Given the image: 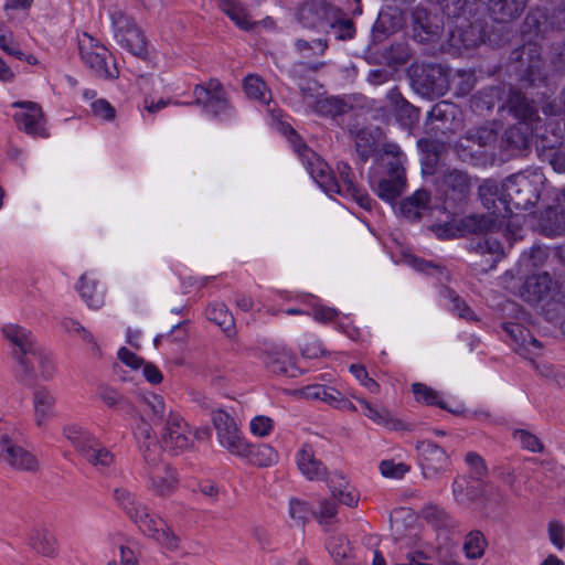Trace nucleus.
Masks as SVG:
<instances>
[{
	"instance_id": "nucleus-45",
	"label": "nucleus",
	"mask_w": 565,
	"mask_h": 565,
	"mask_svg": "<svg viewBox=\"0 0 565 565\" xmlns=\"http://www.w3.org/2000/svg\"><path fill=\"white\" fill-rule=\"evenodd\" d=\"M0 49L6 53L23 60L24 54L14 43L12 32L0 21Z\"/></svg>"
},
{
	"instance_id": "nucleus-2",
	"label": "nucleus",
	"mask_w": 565,
	"mask_h": 565,
	"mask_svg": "<svg viewBox=\"0 0 565 565\" xmlns=\"http://www.w3.org/2000/svg\"><path fill=\"white\" fill-rule=\"evenodd\" d=\"M114 500L143 534L168 551L179 548L180 537L163 519L151 514L134 492L124 487L116 488Z\"/></svg>"
},
{
	"instance_id": "nucleus-62",
	"label": "nucleus",
	"mask_w": 565,
	"mask_h": 565,
	"mask_svg": "<svg viewBox=\"0 0 565 565\" xmlns=\"http://www.w3.org/2000/svg\"><path fill=\"white\" fill-rule=\"evenodd\" d=\"M118 359L132 370H139L145 363L140 356L126 348L118 351Z\"/></svg>"
},
{
	"instance_id": "nucleus-7",
	"label": "nucleus",
	"mask_w": 565,
	"mask_h": 565,
	"mask_svg": "<svg viewBox=\"0 0 565 565\" xmlns=\"http://www.w3.org/2000/svg\"><path fill=\"white\" fill-rule=\"evenodd\" d=\"M113 32L118 44L134 55L146 51V42L141 31L121 9L114 7L109 10Z\"/></svg>"
},
{
	"instance_id": "nucleus-63",
	"label": "nucleus",
	"mask_w": 565,
	"mask_h": 565,
	"mask_svg": "<svg viewBox=\"0 0 565 565\" xmlns=\"http://www.w3.org/2000/svg\"><path fill=\"white\" fill-rule=\"evenodd\" d=\"M446 183L457 190L459 193H465L469 188L468 178L465 173L455 171L447 177Z\"/></svg>"
},
{
	"instance_id": "nucleus-32",
	"label": "nucleus",
	"mask_w": 565,
	"mask_h": 565,
	"mask_svg": "<svg viewBox=\"0 0 565 565\" xmlns=\"http://www.w3.org/2000/svg\"><path fill=\"white\" fill-rule=\"evenodd\" d=\"M440 31L441 26L438 19H433L430 15L425 14L424 20H422L420 15H417L414 25V36L419 42L434 41L436 38H438Z\"/></svg>"
},
{
	"instance_id": "nucleus-47",
	"label": "nucleus",
	"mask_w": 565,
	"mask_h": 565,
	"mask_svg": "<svg viewBox=\"0 0 565 565\" xmlns=\"http://www.w3.org/2000/svg\"><path fill=\"white\" fill-rule=\"evenodd\" d=\"M300 352L305 358L318 359L324 354V349L319 339L306 335L300 343Z\"/></svg>"
},
{
	"instance_id": "nucleus-17",
	"label": "nucleus",
	"mask_w": 565,
	"mask_h": 565,
	"mask_svg": "<svg viewBox=\"0 0 565 565\" xmlns=\"http://www.w3.org/2000/svg\"><path fill=\"white\" fill-rule=\"evenodd\" d=\"M300 154L308 159L309 172L319 186L328 194L341 193L337 179L332 175L327 162L317 157L307 147L302 148Z\"/></svg>"
},
{
	"instance_id": "nucleus-9",
	"label": "nucleus",
	"mask_w": 565,
	"mask_h": 565,
	"mask_svg": "<svg viewBox=\"0 0 565 565\" xmlns=\"http://www.w3.org/2000/svg\"><path fill=\"white\" fill-rule=\"evenodd\" d=\"M56 395L46 386H35L32 396V420L41 431H47L50 425L57 417Z\"/></svg>"
},
{
	"instance_id": "nucleus-28",
	"label": "nucleus",
	"mask_w": 565,
	"mask_h": 565,
	"mask_svg": "<svg viewBox=\"0 0 565 565\" xmlns=\"http://www.w3.org/2000/svg\"><path fill=\"white\" fill-rule=\"evenodd\" d=\"M525 3L526 0H490L489 9L495 21L505 23L518 18Z\"/></svg>"
},
{
	"instance_id": "nucleus-59",
	"label": "nucleus",
	"mask_w": 565,
	"mask_h": 565,
	"mask_svg": "<svg viewBox=\"0 0 565 565\" xmlns=\"http://www.w3.org/2000/svg\"><path fill=\"white\" fill-rule=\"evenodd\" d=\"M312 317L317 322L328 323L338 319L339 311L335 308L319 305L313 307Z\"/></svg>"
},
{
	"instance_id": "nucleus-5",
	"label": "nucleus",
	"mask_w": 565,
	"mask_h": 565,
	"mask_svg": "<svg viewBox=\"0 0 565 565\" xmlns=\"http://www.w3.org/2000/svg\"><path fill=\"white\" fill-rule=\"evenodd\" d=\"M143 459L149 489L159 497L171 495L178 487L174 470L168 463L161 462L159 456L156 451H151L149 446L143 451Z\"/></svg>"
},
{
	"instance_id": "nucleus-15",
	"label": "nucleus",
	"mask_w": 565,
	"mask_h": 565,
	"mask_svg": "<svg viewBox=\"0 0 565 565\" xmlns=\"http://www.w3.org/2000/svg\"><path fill=\"white\" fill-rule=\"evenodd\" d=\"M295 461L300 473L309 481H326L332 471L316 457L315 449L310 444H303L295 455Z\"/></svg>"
},
{
	"instance_id": "nucleus-25",
	"label": "nucleus",
	"mask_w": 565,
	"mask_h": 565,
	"mask_svg": "<svg viewBox=\"0 0 565 565\" xmlns=\"http://www.w3.org/2000/svg\"><path fill=\"white\" fill-rule=\"evenodd\" d=\"M327 486L333 499L348 507H356L360 500L359 492L349 484L345 478L338 471H332L327 479Z\"/></svg>"
},
{
	"instance_id": "nucleus-12",
	"label": "nucleus",
	"mask_w": 565,
	"mask_h": 565,
	"mask_svg": "<svg viewBox=\"0 0 565 565\" xmlns=\"http://www.w3.org/2000/svg\"><path fill=\"white\" fill-rule=\"evenodd\" d=\"M416 450L420 458L423 475L426 479H434L449 469V456L435 443L420 440L416 444Z\"/></svg>"
},
{
	"instance_id": "nucleus-48",
	"label": "nucleus",
	"mask_w": 565,
	"mask_h": 565,
	"mask_svg": "<svg viewBox=\"0 0 565 565\" xmlns=\"http://www.w3.org/2000/svg\"><path fill=\"white\" fill-rule=\"evenodd\" d=\"M96 394L108 407H116L126 403L125 397L117 390L108 385H99Z\"/></svg>"
},
{
	"instance_id": "nucleus-18",
	"label": "nucleus",
	"mask_w": 565,
	"mask_h": 565,
	"mask_svg": "<svg viewBox=\"0 0 565 565\" xmlns=\"http://www.w3.org/2000/svg\"><path fill=\"white\" fill-rule=\"evenodd\" d=\"M264 363L274 373L296 376L298 372L294 354L284 345L267 348L264 352Z\"/></svg>"
},
{
	"instance_id": "nucleus-35",
	"label": "nucleus",
	"mask_w": 565,
	"mask_h": 565,
	"mask_svg": "<svg viewBox=\"0 0 565 565\" xmlns=\"http://www.w3.org/2000/svg\"><path fill=\"white\" fill-rule=\"evenodd\" d=\"M29 544L33 550L43 555H52L55 552V539L45 529H38L32 531L30 534Z\"/></svg>"
},
{
	"instance_id": "nucleus-30",
	"label": "nucleus",
	"mask_w": 565,
	"mask_h": 565,
	"mask_svg": "<svg viewBox=\"0 0 565 565\" xmlns=\"http://www.w3.org/2000/svg\"><path fill=\"white\" fill-rule=\"evenodd\" d=\"M247 454L238 458L246 459L252 465L268 467L278 461V452L267 444L253 446L247 441Z\"/></svg>"
},
{
	"instance_id": "nucleus-54",
	"label": "nucleus",
	"mask_w": 565,
	"mask_h": 565,
	"mask_svg": "<svg viewBox=\"0 0 565 565\" xmlns=\"http://www.w3.org/2000/svg\"><path fill=\"white\" fill-rule=\"evenodd\" d=\"M339 15H341L340 12H339ZM330 26L334 30V32L337 33V36L340 40L352 39L354 35L353 23H352V21H350L348 19H341V17H338L335 19L334 23H331Z\"/></svg>"
},
{
	"instance_id": "nucleus-11",
	"label": "nucleus",
	"mask_w": 565,
	"mask_h": 565,
	"mask_svg": "<svg viewBox=\"0 0 565 565\" xmlns=\"http://www.w3.org/2000/svg\"><path fill=\"white\" fill-rule=\"evenodd\" d=\"M163 447L177 455L191 446L190 429L181 415L169 409L164 427L161 431Z\"/></svg>"
},
{
	"instance_id": "nucleus-60",
	"label": "nucleus",
	"mask_w": 565,
	"mask_h": 565,
	"mask_svg": "<svg viewBox=\"0 0 565 565\" xmlns=\"http://www.w3.org/2000/svg\"><path fill=\"white\" fill-rule=\"evenodd\" d=\"M136 437L138 438V440L143 439V443L141 444L142 452L145 451L147 446H149L151 451H156V455L159 456V452H158L159 448H158L157 444L154 441H151L152 429L148 424L142 423L137 428Z\"/></svg>"
},
{
	"instance_id": "nucleus-16",
	"label": "nucleus",
	"mask_w": 565,
	"mask_h": 565,
	"mask_svg": "<svg viewBox=\"0 0 565 565\" xmlns=\"http://www.w3.org/2000/svg\"><path fill=\"white\" fill-rule=\"evenodd\" d=\"M352 397L356 399L358 403L363 408L364 416L375 425H379L387 430L394 431L408 429V427L403 423V420L395 417L394 414L386 406L373 404L366 398L354 394H352Z\"/></svg>"
},
{
	"instance_id": "nucleus-23",
	"label": "nucleus",
	"mask_w": 565,
	"mask_h": 565,
	"mask_svg": "<svg viewBox=\"0 0 565 565\" xmlns=\"http://www.w3.org/2000/svg\"><path fill=\"white\" fill-rule=\"evenodd\" d=\"M552 285V278L547 273L533 274L521 286L520 296L527 302H539L550 294Z\"/></svg>"
},
{
	"instance_id": "nucleus-53",
	"label": "nucleus",
	"mask_w": 565,
	"mask_h": 565,
	"mask_svg": "<svg viewBox=\"0 0 565 565\" xmlns=\"http://www.w3.org/2000/svg\"><path fill=\"white\" fill-rule=\"evenodd\" d=\"M315 514L320 523H326L335 516L337 505L328 499H321Z\"/></svg>"
},
{
	"instance_id": "nucleus-26",
	"label": "nucleus",
	"mask_w": 565,
	"mask_h": 565,
	"mask_svg": "<svg viewBox=\"0 0 565 565\" xmlns=\"http://www.w3.org/2000/svg\"><path fill=\"white\" fill-rule=\"evenodd\" d=\"M77 290L90 309L98 310L104 306L105 290L99 287L98 280L90 274H83L79 277Z\"/></svg>"
},
{
	"instance_id": "nucleus-31",
	"label": "nucleus",
	"mask_w": 565,
	"mask_h": 565,
	"mask_svg": "<svg viewBox=\"0 0 565 565\" xmlns=\"http://www.w3.org/2000/svg\"><path fill=\"white\" fill-rule=\"evenodd\" d=\"M476 252L486 257L484 269L492 268L503 257V247L493 234L483 237L476 245Z\"/></svg>"
},
{
	"instance_id": "nucleus-29",
	"label": "nucleus",
	"mask_w": 565,
	"mask_h": 565,
	"mask_svg": "<svg viewBox=\"0 0 565 565\" xmlns=\"http://www.w3.org/2000/svg\"><path fill=\"white\" fill-rule=\"evenodd\" d=\"M429 194L425 190L416 191L412 196L404 199L401 203V213L411 221L420 218L429 209Z\"/></svg>"
},
{
	"instance_id": "nucleus-1",
	"label": "nucleus",
	"mask_w": 565,
	"mask_h": 565,
	"mask_svg": "<svg viewBox=\"0 0 565 565\" xmlns=\"http://www.w3.org/2000/svg\"><path fill=\"white\" fill-rule=\"evenodd\" d=\"M543 174L537 171L522 172L510 175L501 184L487 180L479 188L483 205L490 210L489 216L480 218V230L491 233L503 226L509 230L515 221H508L513 210L527 209L536 203L540 196Z\"/></svg>"
},
{
	"instance_id": "nucleus-22",
	"label": "nucleus",
	"mask_w": 565,
	"mask_h": 565,
	"mask_svg": "<svg viewBox=\"0 0 565 565\" xmlns=\"http://www.w3.org/2000/svg\"><path fill=\"white\" fill-rule=\"evenodd\" d=\"M29 366L33 369V373L26 374L22 371L25 379L50 381L56 373V366L51 353L39 345H36L33 351L29 352Z\"/></svg>"
},
{
	"instance_id": "nucleus-33",
	"label": "nucleus",
	"mask_w": 565,
	"mask_h": 565,
	"mask_svg": "<svg viewBox=\"0 0 565 565\" xmlns=\"http://www.w3.org/2000/svg\"><path fill=\"white\" fill-rule=\"evenodd\" d=\"M244 90L246 95L264 105L271 100V93L266 83L257 75H248L244 79Z\"/></svg>"
},
{
	"instance_id": "nucleus-40",
	"label": "nucleus",
	"mask_w": 565,
	"mask_h": 565,
	"mask_svg": "<svg viewBox=\"0 0 565 565\" xmlns=\"http://www.w3.org/2000/svg\"><path fill=\"white\" fill-rule=\"evenodd\" d=\"M63 434L67 440L81 452L95 436L83 427L71 424L64 427Z\"/></svg>"
},
{
	"instance_id": "nucleus-8",
	"label": "nucleus",
	"mask_w": 565,
	"mask_h": 565,
	"mask_svg": "<svg viewBox=\"0 0 565 565\" xmlns=\"http://www.w3.org/2000/svg\"><path fill=\"white\" fill-rule=\"evenodd\" d=\"M3 338L14 347L13 356L21 370L32 374L33 369L29 366V352L38 345L30 330L15 323H8L1 328Z\"/></svg>"
},
{
	"instance_id": "nucleus-13",
	"label": "nucleus",
	"mask_w": 565,
	"mask_h": 565,
	"mask_svg": "<svg viewBox=\"0 0 565 565\" xmlns=\"http://www.w3.org/2000/svg\"><path fill=\"white\" fill-rule=\"evenodd\" d=\"M12 106L21 109L14 115V120L20 130L34 138L49 137L43 111L38 104L33 102H15Z\"/></svg>"
},
{
	"instance_id": "nucleus-36",
	"label": "nucleus",
	"mask_w": 565,
	"mask_h": 565,
	"mask_svg": "<svg viewBox=\"0 0 565 565\" xmlns=\"http://www.w3.org/2000/svg\"><path fill=\"white\" fill-rule=\"evenodd\" d=\"M412 392L414 393L417 402L424 403L426 405H436L444 409L450 411L439 393L426 384L414 383L412 385Z\"/></svg>"
},
{
	"instance_id": "nucleus-46",
	"label": "nucleus",
	"mask_w": 565,
	"mask_h": 565,
	"mask_svg": "<svg viewBox=\"0 0 565 565\" xmlns=\"http://www.w3.org/2000/svg\"><path fill=\"white\" fill-rule=\"evenodd\" d=\"M61 326L66 332L81 337L84 341L92 343L94 349H98L93 334L78 321L72 318H64L61 321Z\"/></svg>"
},
{
	"instance_id": "nucleus-42",
	"label": "nucleus",
	"mask_w": 565,
	"mask_h": 565,
	"mask_svg": "<svg viewBox=\"0 0 565 565\" xmlns=\"http://www.w3.org/2000/svg\"><path fill=\"white\" fill-rule=\"evenodd\" d=\"M393 103H395L396 108L399 113L401 119L404 120L405 125H409L418 119V110L412 106L409 103L404 100L398 93L392 90L388 95Z\"/></svg>"
},
{
	"instance_id": "nucleus-41",
	"label": "nucleus",
	"mask_w": 565,
	"mask_h": 565,
	"mask_svg": "<svg viewBox=\"0 0 565 565\" xmlns=\"http://www.w3.org/2000/svg\"><path fill=\"white\" fill-rule=\"evenodd\" d=\"M486 548V541L480 532H471L467 535L463 551L468 558L477 559L480 558Z\"/></svg>"
},
{
	"instance_id": "nucleus-50",
	"label": "nucleus",
	"mask_w": 565,
	"mask_h": 565,
	"mask_svg": "<svg viewBox=\"0 0 565 565\" xmlns=\"http://www.w3.org/2000/svg\"><path fill=\"white\" fill-rule=\"evenodd\" d=\"M92 113L95 117L110 121L116 117L115 108L106 99H96L90 104Z\"/></svg>"
},
{
	"instance_id": "nucleus-56",
	"label": "nucleus",
	"mask_w": 565,
	"mask_h": 565,
	"mask_svg": "<svg viewBox=\"0 0 565 565\" xmlns=\"http://www.w3.org/2000/svg\"><path fill=\"white\" fill-rule=\"evenodd\" d=\"M548 537L552 544L557 550H563L565 546V529L564 525L557 521H552L548 524Z\"/></svg>"
},
{
	"instance_id": "nucleus-24",
	"label": "nucleus",
	"mask_w": 565,
	"mask_h": 565,
	"mask_svg": "<svg viewBox=\"0 0 565 565\" xmlns=\"http://www.w3.org/2000/svg\"><path fill=\"white\" fill-rule=\"evenodd\" d=\"M83 458L96 470L104 472L115 462L114 454L94 437L81 451Z\"/></svg>"
},
{
	"instance_id": "nucleus-38",
	"label": "nucleus",
	"mask_w": 565,
	"mask_h": 565,
	"mask_svg": "<svg viewBox=\"0 0 565 565\" xmlns=\"http://www.w3.org/2000/svg\"><path fill=\"white\" fill-rule=\"evenodd\" d=\"M305 103L317 111H322L327 99L321 98V87L315 81H308L300 86Z\"/></svg>"
},
{
	"instance_id": "nucleus-57",
	"label": "nucleus",
	"mask_w": 565,
	"mask_h": 565,
	"mask_svg": "<svg viewBox=\"0 0 565 565\" xmlns=\"http://www.w3.org/2000/svg\"><path fill=\"white\" fill-rule=\"evenodd\" d=\"M514 438L530 451L542 450V444L539 438L526 430H516L514 433Z\"/></svg>"
},
{
	"instance_id": "nucleus-19",
	"label": "nucleus",
	"mask_w": 565,
	"mask_h": 565,
	"mask_svg": "<svg viewBox=\"0 0 565 565\" xmlns=\"http://www.w3.org/2000/svg\"><path fill=\"white\" fill-rule=\"evenodd\" d=\"M339 10L333 6L316 0L303 6L300 11L301 19L313 28H324L334 23L339 17Z\"/></svg>"
},
{
	"instance_id": "nucleus-27",
	"label": "nucleus",
	"mask_w": 565,
	"mask_h": 565,
	"mask_svg": "<svg viewBox=\"0 0 565 565\" xmlns=\"http://www.w3.org/2000/svg\"><path fill=\"white\" fill-rule=\"evenodd\" d=\"M380 136V131L376 130L375 134L367 130H361L355 139L356 151L362 160H367L372 153H375L377 159L384 161L385 157L391 158L384 153L383 146L387 142L379 145L377 137Z\"/></svg>"
},
{
	"instance_id": "nucleus-6",
	"label": "nucleus",
	"mask_w": 565,
	"mask_h": 565,
	"mask_svg": "<svg viewBox=\"0 0 565 565\" xmlns=\"http://www.w3.org/2000/svg\"><path fill=\"white\" fill-rule=\"evenodd\" d=\"M212 422L217 441L227 452L236 457L247 454V440L242 435L236 420L228 413L223 409L214 411Z\"/></svg>"
},
{
	"instance_id": "nucleus-4",
	"label": "nucleus",
	"mask_w": 565,
	"mask_h": 565,
	"mask_svg": "<svg viewBox=\"0 0 565 565\" xmlns=\"http://www.w3.org/2000/svg\"><path fill=\"white\" fill-rule=\"evenodd\" d=\"M382 150L392 158V161L388 162L390 178L380 180L373 188L379 198L392 203L404 190L405 156L396 143H386Z\"/></svg>"
},
{
	"instance_id": "nucleus-34",
	"label": "nucleus",
	"mask_w": 565,
	"mask_h": 565,
	"mask_svg": "<svg viewBox=\"0 0 565 565\" xmlns=\"http://www.w3.org/2000/svg\"><path fill=\"white\" fill-rule=\"evenodd\" d=\"M218 7L241 29L248 30L253 25L244 8L235 0H218Z\"/></svg>"
},
{
	"instance_id": "nucleus-44",
	"label": "nucleus",
	"mask_w": 565,
	"mask_h": 565,
	"mask_svg": "<svg viewBox=\"0 0 565 565\" xmlns=\"http://www.w3.org/2000/svg\"><path fill=\"white\" fill-rule=\"evenodd\" d=\"M350 373L359 381V383L365 387L370 393L377 394L381 390L380 384L372 377L369 376V373L364 365L362 364H352L349 367Z\"/></svg>"
},
{
	"instance_id": "nucleus-52",
	"label": "nucleus",
	"mask_w": 565,
	"mask_h": 565,
	"mask_svg": "<svg viewBox=\"0 0 565 565\" xmlns=\"http://www.w3.org/2000/svg\"><path fill=\"white\" fill-rule=\"evenodd\" d=\"M422 515L425 520L436 526H441L447 523V513L437 505H427L422 510Z\"/></svg>"
},
{
	"instance_id": "nucleus-43",
	"label": "nucleus",
	"mask_w": 565,
	"mask_h": 565,
	"mask_svg": "<svg viewBox=\"0 0 565 565\" xmlns=\"http://www.w3.org/2000/svg\"><path fill=\"white\" fill-rule=\"evenodd\" d=\"M409 465L402 461H395L393 459H385L380 463V471L385 478L401 479L409 472Z\"/></svg>"
},
{
	"instance_id": "nucleus-58",
	"label": "nucleus",
	"mask_w": 565,
	"mask_h": 565,
	"mask_svg": "<svg viewBox=\"0 0 565 565\" xmlns=\"http://www.w3.org/2000/svg\"><path fill=\"white\" fill-rule=\"evenodd\" d=\"M146 403L151 408L156 417L167 419L169 411L167 409L166 402L162 396L158 394H150L146 397Z\"/></svg>"
},
{
	"instance_id": "nucleus-20",
	"label": "nucleus",
	"mask_w": 565,
	"mask_h": 565,
	"mask_svg": "<svg viewBox=\"0 0 565 565\" xmlns=\"http://www.w3.org/2000/svg\"><path fill=\"white\" fill-rule=\"evenodd\" d=\"M0 461L19 469L32 471L39 467L36 457L29 450L18 446L12 437L0 450Z\"/></svg>"
},
{
	"instance_id": "nucleus-55",
	"label": "nucleus",
	"mask_w": 565,
	"mask_h": 565,
	"mask_svg": "<svg viewBox=\"0 0 565 565\" xmlns=\"http://www.w3.org/2000/svg\"><path fill=\"white\" fill-rule=\"evenodd\" d=\"M452 492L455 499L459 503H467L472 500V494L468 489V480L466 478H456L452 483Z\"/></svg>"
},
{
	"instance_id": "nucleus-21",
	"label": "nucleus",
	"mask_w": 565,
	"mask_h": 565,
	"mask_svg": "<svg viewBox=\"0 0 565 565\" xmlns=\"http://www.w3.org/2000/svg\"><path fill=\"white\" fill-rule=\"evenodd\" d=\"M504 329L513 340L514 349L520 355L526 359H533L539 355L541 343L527 329L516 323H508Z\"/></svg>"
},
{
	"instance_id": "nucleus-3",
	"label": "nucleus",
	"mask_w": 565,
	"mask_h": 565,
	"mask_svg": "<svg viewBox=\"0 0 565 565\" xmlns=\"http://www.w3.org/2000/svg\"><path fill=\"white\" fill-rule=\"evenodd\" d=\"M82 60L95 73L104 79H114L119 72L106 46L92 35L84 33L78 39Z\"/></svg>"
},
{
	"instance_id": "nucleus-64",
	"label": "nucleus",
	"mask_w": 565,
	"mask_h": 565,
	"mask_svg": "<svg viewBox=\"0 0 565 565\" xmlns=\"http://www.w3.org/2000/svg\"><path fill=\"white\" fill-rule=\"evenodd\" d=\"M143 377L150 383V384H159L162 381V374L159 371L157 366L150 363H143V365L140 367Z\"/></svg>"
},
{
	"instance_id": "nucleus-51",
	"label": "nucleus",
	"mask_w": 565,
	"mask_h": 565,
	"mask_svg": "<svg viewBox=\"0 0 565 565\" xmlns=\"http://www.w3.org/2000/svg\"><path fill=\"white\" fill-rule=\"evenodd\" d=\"M339 180H337L341 188V193H355V184L351 169L348 164L341 163L338 166Z\"/></svg>"
},
{
	"instance_id": "nucleus-49",
	"label": "nucleus",
	"mask_w": 565,
	"mask_h": 565,
	"mask_svg": "<svg viewBox=\"0 0 565 565\" xmlns=\"http://www.w3.org/2000/svg\"><path fill=\"white\" fill-rule=\"evenodd\" d=\"M274 428V422L270 417L258 415L249 423L250 433L257 437L268 436Z\"/></svg>"
},
{
	"instance_id": "nucleus-39",
	"label": "nucleus",
	"mask_w": 565,
	"mask_h": 565,
	"mask_svg": "<svg viewBox=\"0 0 565 565\" xmlns=\"http://www.w3.org/2000/svg\"><path fill=\"white\" fill-rule=\"evenodd\" d=\"M206 315L210 321L217 324L222 330L228 331L234 324V318L223 303L209 306Z\"/></svg>"
},
{
	"instance_id": "nucleus-61",
	"label": "nucleus",
	"mask_w": 565,
	"mask_h": 565,
	"mask_svg": "<svg viewBox=\"0 0 565 565\" xmlns=\"http://www.w3.org/2000/svg\"><path fill=\"white\" fill-rule=\"evenodd\" d=\"M289 514L298 523H303L308 518L309 508L303 501L291 500L289 504Z\"/></svg>"
},
{
	"instance_id": "nucleus-10",
	"label": "nucleus",
	"mask_w": 565,
	"mask_h": 565,
	"mask_svg": "<svg viewBox=\"0 0 565 565\" xmlns=\"http://www.w3.org/2000/svg\"><path fill=\"white\" fill-rule=\"evenodd\" d=\"M510 110L513 113V116L520 121V125L524 127L520 128V135L516 139H514L515 128L510 129L507 132V139L509 142L515 145V147L521 148L526 145L527 137L532 132L531 125L539 118L537 110L532 105V103L521 94H514L510 99Z\"/></svg>"
},
{
	"instance_id": "nucleus-14",
	"label": "nucleus",
	"mask_w": 565,
	"mask_h": 565,
	"mask_svg": "<svg viewBox=\"0 0 565 565\" xmlns=\"http://www.w3.org/2000/svg\"><path fill=\"white\" fill-rule=\"evenodd\" d=\"M195 104L212 115H220L228 109L226 94L217 79H211L205 85L194 88Z\"/></svg>"
},
{
	"instance_id": "nucleus-37",
	"label": "nucleus",
	"mask_w": 565,
	"mask_h": 565,
	"mask_svg": "<svg viewBox=\"0 0 565 565\" xmlns=\"http://www.w3.org/2000/svg\"><path fill=\"white\" fill-rule=\"evenodd\" d=\"M327 548L339 565H344L351 553L350 544L342 535H332L327 542Z\"/></svg>"
}]
</instances>
